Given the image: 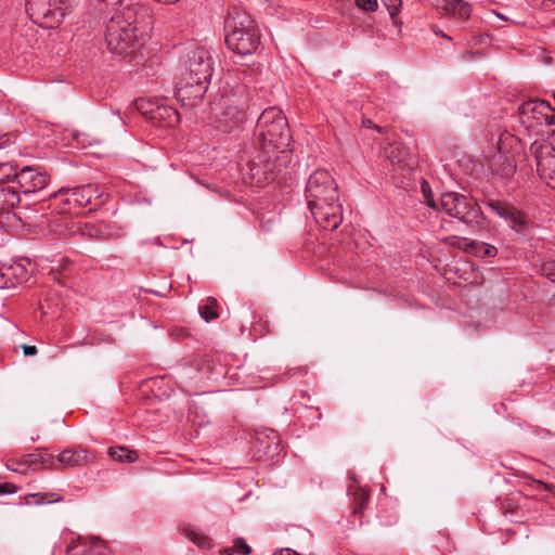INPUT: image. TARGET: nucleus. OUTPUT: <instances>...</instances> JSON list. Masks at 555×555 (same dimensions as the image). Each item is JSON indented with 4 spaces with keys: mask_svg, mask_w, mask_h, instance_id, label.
I'll return each instance as SVG.
<instances>
[{
    "mask_svg": "<svg viewBox=\"0 0 555 555\" xmlns=\"http://www.w3.org/2000/svg\"><path fill=\"white\" fill-rule=\"evenodd\" d=\"M273 555H300V554L292 548H281L280 551L275 552Z\"/></svg>",
    "mask_w": 555,
    "mask_h": 555,
    "instance_id": "44",
    "label": "nucleus"
},
{
    "mask_svg": "<svg viewBox=\"0 0 555 555\" xmlns=\"http://www.w3.org/2000/svg\"><path fill=\"white\" fill-rule=\"evenodd\" d=\"M541 273L550 281L555 282V260L542 263Z\"/></svg>",
    "mask_w": 555,
    "mask_h": 555,
    "instance_id": "30",
    "label": "nucleus"
},
{
    "mask_svg": "<svg viewBox=\"0 0 555 555\" xmlns=\"http://www.w3.org/2000/svg\"><path fill=\"white\" fill-rule=\"evenodd\" d=\"M89 544L91 546H95L98 544H102L103 541L100 539V538H96V537H91L89 540H88Z\"/></svg>",
    "mask_w": 555,
    "mask_h": 555,
    "instance_id": "50",
    "label": "nucleus"
},
{
    "mask_svg": "<svg viewBox=\"0 0 555 555\" xmlns=\"http://www.w3.org/2000/svg\"><path fill=\"white\" fill-rule=\"evenodd\" d=\"M233 553H234L233 547H225V548H223V550L220 552V554H221V555H233Z\"/></svg>",
    "mask_w": 555,
    "mask_h": 555,
    "instance_id": "51",
    "label": "nucleus"
},
{
    "mask_svg": "<svg viewBox=\"0 0 555 555\" xmlns=\"http://www.w3.org/2000/svg\"><path fill=\"white\" fill-rule=\"evenodd\" d=\"M16 180L25 193L36 192L43 189L49 181L46 173L35 172L31 168L25 167L20 172L9 164H0V182Z\"/></svg>",
    "mask_w": 555,
    "mask_h": 555,
    "instance_id": "7",
    "label": "nucleus"
},
{
    "mask_svg": "<svg viewBox=\"0 0 555 555\" xmlns=\"http://www.w3.org/2000/svg\"><path fill=\"white\" fill-rule=\"evenodd\" d=\"M143 103V109H155L154 107H152V103L150 101H140V102H137V108L140 111V107Z\"/></svg>",
    "mask_w": 555,
    "mask_h": 555,
    "instance_id": "46",
    "label": "nucleus"
},
{
    "mask_svg": "<svg viewBox=\"0 0 555 555\" xmlns=\"http://www.w3.org/2000/svg\"><path fill=\"white\" fill-rule=\"evenodd\" d=\"M351 495L353 496V509L354 515L361 514L369 502L370 493L366 489L360 486H352L349 488Z\"/></svg>",
    "mask_w": 555,
    "mask_h": 555,
    "instance_id": "19",
    "label": "nucleus"
},
{
    "mask_svg": "<svg viewBox=\"0 0 555 555\" xmlns=\"http://www.w3.org/2000/svg\"><path fill=\"white\" fill-rule=\"evenodd\" d=\"M385 159L393 167V169L411 168L413 157L409 150L400 143H389L384 147Z\"/></svg>",
    "mask_w": 555,
    "mask_h": 555,
    "instance_id": "12",
    "label": "nucleus"
},
{
    "mask_svg": "<svg viewBox=\"0 0 555 555\" xmlns=\"http://www.w3.org/2000/svg\"><path fill=\"white\" fill-rule=\"evenodd\" d=\"M8 274L15 283H23L27 279V271L22 263H14L11 266H7Z\"/></svg>",
    "mask_w": 555,
    "mask_h": 555,
    "instance_id": "26",
    "label": "nucleus"
},
{
    "mask_svg": "<svg viewBox=\"0 0 555 555\" xmlns=\"http://www.w3.org/2000/svg\"><path fill=\"white\" fill-rule=\"evenodd\" d=\"M17 488L15 485L10 482H4L0 485V495L8 494V493H14L16 492Z\"/></svg>",
    "mask_w": 555,
    "mask_h": 555,
    "instance_id": "38",
    "label": "nucleus"
},
{
    "mask_svg": "<svg viewBox=\"0 0 555 555\" xmlns=\"http://www.w3.org/2000/svg\"><path fill=\"white\" fill-rule=\"evenodd\" d=\"M217 300L212 297L207 298L206 304L198 308L199 314L207 322L215 320L218 318V312L216 311Z\"/></svg>",
    "mask_w": 555,
    "mask_h": 555,
    "instance_id": "25",
    "label": "nucleus"
},
{
    "mask_svg": "<svg viewBox=\"0 0 555 555\" xmlns=\"http://www.w3.org/2000/svg\"><path fill=\"white\" fill-rule=\"evenodd\" d=\"M457 207L452 217L460 219L466 224H479L482 219V212L472 198H468L461 194L459 198Z\"/></svg>",
    "mask_w": 555,
    "mask_h": 555,
    "instance_id": "13",
    "label": "nucleus"
},
{
    "mask_svg": "<svg viewBox=\"0 0 555 555\" xmlns=\"http://www.w3.org/2000/svg\"><path fill=\"white\" fill-rule=\"evenodd\" d=\"M254 134L263 151L272 149L285 153L292 141L287 120L276 107H269L261 113Z\"/></svg>",
    "mask_w": 555,
    "mask_h": 555,
    "instance_id": "3",
    "label": "nucleus"
},
{
    "mask_svg": "<svg viewBox=\"0 0 555 555\" xmlns=\"http://www.w3.org/2000/svg\"><path fill=\"white\" fill-rule=\"evenodd\" d=\"M437 10L446 15L466 20L470 16L472 7L464 0H438Z\"/></svg>",
    "mask_w": 555,
    "mask_h": 555,
    "instance_id": "16",
    "label": "nucleus"
},
{
    "mask_svg": "<svg viewBox=\"0 0 555 555\" xmlns=\"http://www.w3.org/2000/svg\"><path fill=\"white\" fill-rule=\"evenodd\" d=\"M532 486L534 487V489L539 490L541 488L545 489V490H548V491H553L554 487L553 485L551 483H545V482H542L540 480H533L532 481Z\"/></svg>",
    "mask_w": 555,
    "mask_h": 555,
    "instance_id": "41",
    "label": "nucleus"
},
{
    "mask_svg": "<svg viewBox=\"0 0 555 555\" xmlns=\"http://www.w3.org/2000/svg\"><path fill=\"white\" fill-rule=\"evenodd\" d=\"M75 555H85V551H82L81 553H77Z\"/></svg>",
    "mask_w": 555,
    "mask_h": 555,
    "instance_id": "54",
    "label": "nucleus"
},
{
    "mask_svg": "<svg viewBox=\"0 0 555 555\" xmlns=\"http://www.w3.org/2000/svg\"><path fill=\"white\" fill-rule=\"evenodd\" d=\"M514 172V166L512 164H508L505 168L502 170V176H511Z\"/></svg>",
    "mask_w": 555,
    "mask_h": 555,
    "instance_id": "48",
    "label": "nucleus"
},
{
    "mask_svg": "<svg viewBox=\"0 0 555 555\" xmlns=\"http://www.w3.org/2000/svg\"><path fill=\"white\" fill-rule=\"evenodd\" d=\"M227 46L238 54H249L259 44V31L251 17L243 11L233 9L229 12L225 22Z\"/></svg>",
    "mask_w": 555,
    "mask_h": 555,
    "instance_id": "4",
    "label": "nucleus"
},
{
    "mask_svg": "<svg viewBox=\"0 0 555 555\" xmlns=\"http://www.w3.org/2000/svg\"><path fill=\"white\" fill-rule=\"evenodd\" d=\"M356 5L364 12H374L377 9V0H356Z\"/></svg>",
    "mask_w": 555,
    "mask_h": 555,
    "instance_id": "33",
    "label": "nucleus"
},
{
    "mask_svg": "<svg viewBox=\"0 0 555 555\" xmlns=\"http://www.w3.org/2000/svg\"><path fill=\"white\" fill-rule=\"evenodd\" d=\"M12 461H20V459H10L7 463V467L10 469V470H13V472H21L23 473L24 470L20 469L21 466H25L24 464H17V463H13Z\"/></svg>",
    "mask_w": 555,
    "mask_h": 555,
    "instance_id": "40",
    "label": "nucleus"
},
{
    "mask_svg": "<svg viewBox=\"0 0 555 555\" xmlns=\"http://www.w3.org/2000/svg\"><path fill=\"white\" fill-rule=\"evenodd\" d=\"M87 188H92V192L90 193V201H92V209H95L96 207H100L103 205L106 201V195L103 192H100V189L98 185L94 184H88Z\"/></svg>",
    "mask_w": 555,
    "mask_h": 555,
    "instance_id": "28",
    "label": "nucleus"
},
{
    "mask_svg": "<svg viewBox=\"0 0 555 555\" xmlns=\"http://www.w3.org/2000/svg\"><path fill=\"white\" fill-rule=\"evenodd\" d=\"M245 114L243 109L229 106L216 118V127L223 132L231 131L236 128L243 120Z\"/></svg>",
    "mask_w": 555,
    "mask_h": 555,
    "instance_id": "17",
    "label": "nucleus"
},
{
    "mask_svg": "<svg viewBox=\"0 0 555 555\" xmlns=\"http://www.w3.org/2000/svg\"><path fill=\"white\" fill-rule=\"evenodd\" d=\"M13 463L24 464L25 467L31 466L33 464H41L43 467H49L53 469H57L59 467L55 465V457L51 454L47 453H29L24 454L20 461H12Z\"/></svg>",
    "mask_w": 555,
    "mask_h": 555,
    "instance_id": "18",
    "label": "nucleus"
},
{
    "mask_svg": "<svg viewBox=\"0 0 555 555\" xmlns=\"http://www.w3.org/2000/svg\"><path fill=\"white\" fill-rule=\"evenodd\" d=\"M234 552L241 553L243 555H249L251 553V548L243 538H236L233 542Z\"/></svg>",
    "mask_w": 555,
    "mask_h": 555,
    "instance_id": "31",
    "label": "nucleus"
},
{
    "mask_svg": "<svg viewBox=\"0 0 555 555\" xmlns=\"http://www.w3.org/2000/svg\"><path fill=\"white\" fill-rule=\"evenodd\" d=\"M25 500H26V504H28V505H30L33 503L36 505H41L44 503L60 502L61 496H59L55 493H34V494H28L25 498Z\"/></svg>",
    "mask_w": 555,
    "mask_h": 555,
    "instance_id": "24",
    "label": "nucleus"
},
{
    "mask_svg": "<svg viewBox=\"0 0 555 555\" xmlns=\"http://www.w3.org/2000/svg\"><path fill=\"white\" fill-rule=\"evenodd\" d=\"M107 225L104 223H85L80 229L81 234L92 238H105L108 233Z\"/></svg>",
    "mask_w": 555,
    "mask_h": 555,
    "instance_id": "21",
    "label": "nucleus"
},
{
    "mask_svg": "<svg viewBox=\"0 0 555 555\" xmlns=\"http://www.w3.org/2000/svg\"><path fill=\"white\" fill-rule=\"evenodd\" d=\"M76 3V0H27L26 11L35 22L54 28L62 23L67 11Z\"/></svg>",
    "mask_w": 555,
    "mask_h": 555,
    "instance_id": "5",
    "label": "nucleus"
},
{
    "mask_svg": "<svg viewBox=\"0 0 555 555\" xmlns=\"http://www.w3.org/2000/svg\"><path fill=\"white\" fill-rule=\"evenodd\" d=\"M306 198L315 221L327 230H335L343 221L337 185L326 170L314 171L307 182Z\"/></svg>",
    "mask_w": 555,
    "mask_h": 555,
    "instance_id": "2",
    "label": "nucleus"
},
{
    "mask_svg": "<svg viewBox=\"0 0 555 555\" xmlns=\"http://www.w3.org/2000/svg\"><path fill=\"white\" fill-rule=\"evenodd\" d=\"M261 171V167L257 164H251L250 166V173L253 179H255Z\"/></svg>",
    "mask_w": 555,
    "mask_h": 555,
    "instance_id": "45",
    "label": "nucleus"
},
{
    "mask_svg": "<svg viewBox=\"0 0 555 555\" xmlns=\"http://www.w3.org/2000/svg\"><path fill=\"white\" fill-rule=\"evenodd\" d=\"M214 60L210 51L196 48L188 54L182 74L209 82L214 72Z\"/></svg>",
    "mask_w": 555,
    "mask_h": 555,
    "instance_id": "9",
    "label": "nucleus"
},
{
    "mask_svg": "<svg viewBox=\"0 0 555 555\" xmlns=\"http://www.w3.org/2000/svg\"><path fill=\"white\" fill-rule=\"evenodd\" d=\"M460 196L461 194L454 192L442 194L439 202L441 209L450 216L454 215Z\"/></svg>",
    "mask_w": 555,
    "mask_h": 555,
    "instance_id": "23",
    "label": "nucleus"
},
{
    "mask_svg": "<svg viewBox=\"0 0 555 555\" xmlns=\"http://www.w3.org/2000/svg\"><path fill=\"white\" fill-rule=\"evenodd\" d=\"M147 10L135 3L113 13L105 28V42L108 50L121 57H131L143 47V23Z\"/></svg>",
    "mask_w": 555,
    "mask_h": 555,
    "instance_id": "1",
    "label": "nucleus"
},
{
    "mask_svg": "<svg viewBox=\"0 0 555 555\" xmlns=\"http://www.w3.org/2000/svg\"><path fill=\"white\" fill-rule=\"evenodd\" d=\"M362 126L365 127V128H373L375 130H377L378 132H384L385 129L375 125L371 119H362Z\"/></svg>",
    "mask_w": 555,
    "mask_h": 555,
    "instance_id": "42",
    "label": "nucleus"
},
{
    "mask_svg": "<svg viewBox=\"0 0 555 555\" xmlns=\"http://www.w3.org/2000/svg\"><path fill=\"white\" fill-rule=\"evenodd\" d=\"M264 168H266V171H264V179L267 181H271V180H274L275 179V175L273 173L272 171V165L270 162H267V164L264 165Z\"/></svg>",
    "mask_w": 555,
    "mask_h": 555,
    "instance_id": "43",
    "label": "nucleus"
},
{
    "mask_svg": "<svg viewBox=\"0 0 555 555\" xmlns=\"http://www.w3.org/2000/svg\"><path fill=\"white\" fill-rule=\"evenodd\" d=\"M487 206L517 233H525L531 223L525 212L505 201L488 199Z\"/></svg>",
    "mask_w": 555,
    "mask_h": 555,
    "instance_id": "11",
    "label": "nucleus"
},
{
    "mask_svg": "<svg viewBox=\"0 0 555 555\" xmlns=\"http://www.w3.org/2000/svg\"><path fill=\"white\" fill-rule=\"evenodd\" d=\"M485 249V254L487 256H493L494 255V251H495V248L494 247H482Z\"/></svg>",
    "mask_w": 555,
    "mask_h": 555,
    "instance_id": "52",
    "label": "nucleus"
},
{
    "mask_svg": "<svg viewBox=\"0 0 555 555\" xmlns=\"http://www.w3.org/2000/svg\"><path fill=\"white\" fill-rule=\"evenodd\" d=\"M69 263V260L67 258H63L61 261H60V264L57 268L55 269H51L50 271V275L55 280V281H59L57 279V274H60L62 271H64L66 269V267L68 266Z\"/></svg>",
    "mask_w": 555,
    "mask_h": 555,
    "instance_id": "36",
    "label": "nucleus"
},
{
    "mask_svg": "<svg viewBox=\"0 0 555 555\" xmlns=\"http://www.w3.org/2000/svg\"><path fill=\"white\" fill-rule=\"evenodd\" d=\"M185 535L195 544H197L199 547L203 548H209L211 546V542L209 538L206 535L195 531L192 528H185L184 529Z\"/></svg>",
    "mask_w": 555,
    "mask_h": 555,
    "instance_id": "27",
    "label": "nucleus"
},
{
    "mask_svg": "<svg viewBox=\"0 0 555 555\" xmlns=\"http://www.w3.org/2000/svg\"><path fill=\"white\" fill-rule=\"evenodd\" d=\"M422 192H423L424 197L426 199V204L429 207H431L434 209H437L438 208V204L435 202V199L433 197V193H431L430 188H429V184L426 181H424L422 183Z\"/></svg>",
    "mask_w": 555,
    "mask_h": 555,
    "instance_id": "32",
    "label": "nucleus"
},
{
    "mask_svg": "<svg viewBox=\"0 0 555 555\" xmlns=\"http://www.w3.org/2000/svg\"><path fill=\"white\" fill-rule=\"evenodd\" d=\"M91 461L92 456L86 449L81 447L75 449H65L55 459V463L59 462V464L63 467L83 466Z\"/></svg>",
    "mask_w": 555,
    "mask_h": 555,
    "instance_id": "14",
    "label": "nucleus"
},
{
    "mask_svg": "<svg viewBox=\"0 0 555 555\" xmlns=\"http://www.w3.org/2000/svg\"><path fill=\"white\" fill-rule=\"evenodd\" d=\"M529 151L540 178L555 190V147L547 141H534Z\"/></svg>",
    "mask_w": 555,
    "mask_h": 555,
    "instance_id": "6",
    "label": "nucleus"
},
{
    "mask_svg": "<svg viewBox=\"0 0 555 555\" xmlns=\"http://www.w3.org/2000/svg\"><path fill=\"white\" fill-rule=\"evenodd\" d=\"M518 114L521 124L527 128L542 122L555 125V109L550 102L544 100H530L522 103L518 108Z\"/></svg>",
    "mask_w": 555,
    "mask_h": 555,
    "instance_id": "8",
    "label": "nucleus"
},
{
    "mask_svg": "<svg viewBox=\"0 0 555 555\" xmlns=\"http://www.w3.org/2000/svg\"><path fill=\"white\" fill-rule=\"evenodd\" d=\"M139 107L142 115L146 116L154 122H163V126L165 127H172L179 121V114L172 107L158 105L155 109H143V104Z\"/></svg>",
    "mask_w": 555,
    "mask_h": 555,
    "instance_id": "15",
    "label": "nucleus"
},
{
    "mask_svg": "<svg viewBox=\"0 0 555 555\" xmlns=\"http://www.w3.org/2000/svg\"><path fill=\"white\" fill-rule=\"evenodd\" d=\"M472 56H473V52L467 51V52H465V53H464V56H463V57H464L465 60H467L468 57H472Z\"/></svg>",
    "mask_w": 555,
    "mask_h": 555,
    "instance_id": "53",
    "label": "nucleus"
},
{
    "mask_svg": "<svg viewBox=\"0 0 555 555\" xmlns=\"http://www.w3.org/2000/svg\"><path fill=\"white\" fill-rule=\"evenodd\" d=\"M8 274L7 266L0 269V288H8L14 286V281Z\"/></svg>",
    "mask_w": 555,
    "mask_h": 555,
    "instance_id": "34",
    "label": "nucleus"
},
{
    "mask_svg": "<svg viewBox=\"0 0 555 555\" xmlns=\"http://www.w3.org/2000/svg\"><path fill=\"white\" fill-rule=\"evenodd\" d=\"M382 2L385 4V7L387 8L389 14L391 15V17H393L400 10L401 5H402V1L401 0H382Z\"/></svg>",
    "mask_w": 555,
    "mask_h": 555,
    "instance_id": "35",
    "label": "nucleus"
},
{
    "mask_svg": "<svg viewBox=\"0 0 555 555\" xmlns=\"http://www.w3.org/2000/svg\"><path fill=\"white\" fill-rule=\"evenodd\" d=\"M1 191H3V194H1V207L7 205H15L16 202L20 201L17 193L14 190H11L10 188L1 186Z\"/></svg>",
    "mask_w": 555,
    "mask_h": 555,
    "instance_id": "29",
    "label": "nucleus"
},
{
    "mask_svg": "<svg viewBox=\"0 0 555 555\" xmlns=\"http://www.w3.org/2000/svg\"><path fill=\"white\" fill-rule=\"evenodd\" d=\"M87 543V541L81 538V537H78L77 539L73 540L70 544L67 545L66 547V554L67 555H70V553L77 548L79 545H85Z\"/></svg>",
    "mask_w": 555,
    "mask_h": 555,
    "instance_id": "37",
    "label": "nucleus"
},
{
    "mask_svg": "<svg viewBox=\"0 0 555 555\" xmlns=\"http://www.w3.org/2000/svg\"><path fill=\"white\" fill-rule=\"evenodd\" d=\"M92 190V188H87L86 185L73 189L70 195H74V204L77 207L92 205V201H90Z\"/></svg>",
    "mask_w": 555,
    "mask_h": 555,
    "instance_id": "22",
    "label": "nucleus"
},
{
    "mask_svg": "<svg viewBox=\"0 0 555 555\" xmlns=\"http://www.w3.org/2000/svg\"><path fill=\"white\" fill-rule=\"evenodd\" d=\"M208 83L182 74L176 85V98L183 106H196L205 95Z\"/></svg>",
    "mask_w": 555,
    "mask_h": 555,
    "instance_id": "10",
    "label": "nucleus"
},
{
    "mask_svg": "<svg viewBox=\"0 0 555 555\" xmlns=\"http://www.w3.org/2000/svg\"><path fill=\"white\" fill-rule=\"evenodd\" d=\"M62 193H64L66 195L65 197V201L68 203V204H74V195H70V192L72 190H66V191H61Z\"/></svg>",
    "mask_w": 555,
    "mask_h": 555,
    "instance_id": "49",
    "label": "nucleus"
},
{
    "mask_svg": "<svg viewBox=\"0 0 555 555\" xmlns=\"http://www.w3.org/2000/svg\"><path fill=\"white\" fill-rule=\"evenodd\" d=\"M108 456L117 462L133 463L137 460V454L128 450L126 447H112L108 449Z\"/></svg>",
    "mask_w": 555,
    "mask_h": 555,
    "instance_id": "20",
    "label": "nucleus"
},
{
    "mask_svg": "<svg viewBox=\"0 0 555 555\" xmlns=\"http://www.w3.org/2000/svg\"><path fill=\"white\" fill-rule=\"evenodd\" d=\"M22 349H23V353H24L25 357L36 356L37 352H38L36 346L23 345Z\"/></svg>",
    "mask_w": 555,
    "mask_h": 555,
    "instance_id": "39",
    "label": "nucleus"
},
{
    "mask_svg": "<svg viewBox=\"0 0 555 555\" xmlns=\"http://www.w3.org/2000/svg\"><path fill=\"white\" fill-rule=\"evenodd\" d=\"M533 5L552 4L555 0H529Z\"/></svg>",
    "mask_w": 555,
    "mask_h": 555,
    "instance_id": "47",
    "label": "nucleus"
}]
</instances>
